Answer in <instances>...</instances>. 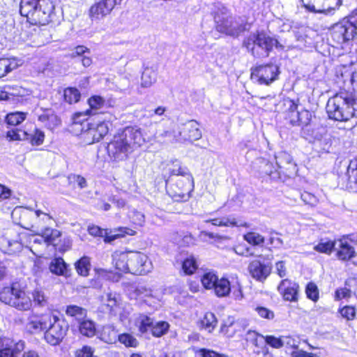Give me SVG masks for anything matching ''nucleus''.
Here are the masks:
<instances>
[{"mask_svg":"<svg viewBox=\"0 0 357 357\" xmlns=\"http://www.w3.org/2000/svg\"><path fill=\"white\" fill-rule=\"evenodd\" d=\"M144 142L141 129L137 126H128L114 137L107 145V152L114 160H121L127 157L133 146H140Z\"/></svg>","mask_w":357,"mask_h":357,"instance_id":"1","label":"nucleus"},{"mask_svg":"<svg viewBox=\"0 0 357 357\" xmlns=\"http://www.w3.org/2000/svg\"><path fill=\"white\" fill-rule=\"evenodd\" d=\"M54 6L50 0H21V15L33 25H45L51 21Z\"/></svg>","mask_w":357,"mask_h":357,"instance_id":"2","label":"nucleus"},{"mask_svg":"<svg viewBox=\"0 0 357 357\" xmlns=\"http://www.w3.org/2000/svg\"><path fill=\"white\" fill-rule=\"evenodd\" d=\"M0 301L20 312L31 310L29 291L20 281H13L0 290Z\"/></svg>","mask_w":357,"mask_h":357,"instance_id":"3","label":"nucleus"},{"mask_svg":"<svg viewBox=\"0 0 357 357\" xmlns=\"http://www.w3.org/2000/svg\"><path fill=\"white\" fill-rule=\"evenodd\" d=\"M356 100L351 93L342 91L330 98L326 104L329 119L337 121H347L355 116Z\"/></svg>","mask_w":357,"mask_h":357,"instance_id":"4","label":"nucleus"},{"mask_svg":"<svg viewBox=\"0 0 357 357\" xmlns=\"http://www.w3.org/2000/svg\"><path fill=\"white\" fill-rule=\"evenodd\" d=\"M278 41L264 31H257L245 38L243 46L245 47L254 57H267Z\"/></svg>","mask_w":357,"mask_h":357,"instance_id":"5","label":"nucleus"},{"mask_svg":"<svg viewBox=\"0 0 357 357\" xmlns=\"http://www.w3.org/2000/svg\"><path fill=\"white\" fill-rule=\"evenodd\" d=\"M332 40L342 45L354 39L357 36V8L330 29Z\"/></svg>","mask_w":357,"mask_h":357,"instance_id":"6","label":"nucleus"},{"mask_svg":"<svg viewBox=\"0 0 357 357\" xmlns=\"http://www.w3.org/2000/svg\"><path fill=\"white\" fill-rule=\"evenodd\" d=\"M202 286L207 290H213L217 297L228 296L231 292V283L228 278L218 275L213 272L204 273L200 279Z\"/></svg>","mask_w":357,"mask_h":357,"instance_id":"7","label":"nucleus"},{"mask_svg":"<svg viewBox=\"0 0 357 357\" xmlns=\"http://www.w3.org/2000/svg\"><path fill=\"white\" fill-rule=\"evenodd\" d=\"M218 31L237 37L246 29V24L240 17H233L226 13L214 17Z\"/></svg>","mask_w":357,"mask_h":357,"instance_id":"8","label":"nucleus"},{"mask_svg":"<svg viewBox=\"0 0 357 357\" xmlns=\"http://www.w3.org/2000/svg\"><path fill=\"white\" fill-rule=\"evenodd\" d=\"M90 235L94 237L103 238L105 242H112L117 238H125L128 236H135L137 234L135 229L128 226H121L114 229L102 228L98 225H90L88 227Z\"/></svg>","mask_w":357,"mask_h":357,"instance_id":"9","label":"nucleus"},{"mask_svg":"<svg viewBox=\"0 0 357 357\" xmlns=\"http://www.w3.org/2000/svg\"><path fill=\"white\" fill-rule=\"evenodd\" d=\"M335 257L342 261H349L356 256L354 247L357 245V234H349L336 239Z\"/></svg>","mask_w":357,"mask_h":357,"instance_id":"10","label":"nucleus"},{"mask_svg":"<svg viewBox=\"0 0 357 357\" xmlns=\"http://www.w3.org/2000/svg\"><path fill=\"white\" fill-rule=\"evenodd\" d=\"M68 331V325L62 321L56 314L45 331L43 338L47 344L57 346L63 342Z\"/></svg>","mask_w":357,"mask_h":357,"instance_id":"11","label":"nucleus"},{"mask_svg":"<svg viewBox=\"0 0 357 357\" xmlns=\"http://www.w3.org/2000/svg\"><path fill=\"white\" fill-rule=\"evenodd\" d=\"M36 234L40 236L47 245H52L55 250L61 252H66L71 248L70 241L63 237L62 232L57 229L45 227L40 233Z\"/></svg>","mask_w":357,"mask_h":357,"instance_id":"12","label":"nucleus"},{"mask_svg":"<svg viewBox=\"0 0 357 357\" xmlns=\"http://www.w3.org/2000/svg\"><path fill=\"white\" fill-rule=\"evenodd\" d=\"M54 312V310H51L47 312L33 314L26 324L29 332L31 334L45 333L56 315Z\"/></svg>","mask_w":357,"mask_h":357,"instance_id":"13","label":"nucleus"},{"mask_svg":"<svg viewBox=\"0 0 357 357\" xmlns=\"http://www.w3.org/2000/svg\"><path fill=\"white\" fill-rule=\"evenodd\" d=\"M168 172L171 176H181L183 180L177 181V185L183 190L190 191L194 188V179L192 175L186 167H183L176 160L168 167Z\"/></svg>","mask_w":357,"mask_h":357,"instance_id":"14","label":"nucleus"},{"mask_svg":"<svg viewBox=\"0 0 357 357\" xmlns=\"http://www.w3.org/2000/svg\"><path fill=\"white\" fill-rule=\"evenodd\" d=\"M279 73V68L277 65L259 66L252 70L251 79L260 84L268 85L277 79Z\"/></svg>","mask_w":357,"mask_h":357,"instance_id":"15","label":"nucleus"},{"mask_svg":"<svg viewBox=\"0 0 357 357\" xmlns=\"http://www.w3.org/2000/svg\"><path fill=\"white\" fill-rule=\"evenodd\" d=\"M129 266V273L136 275H146L151 269L148 256L140 252H130Z\"/></svg>","mask_w":357,"mask_h":357,"instance_id":"16","label":"nucleus"},{"mask_svg":"<svg viewBox=\"0 0 357 357\" xmlns=\"http://www.w3.org/2000/svg\"><path fill=\"white\" fill-rule=\"evenodd\" d=\"M24 347L23 340L15 341L8 337L0 336V357H17Z\"/></svg>","mask_w":357,"mask_h":357,"instance_id":"17","label":"nucleus"},{"mask_svg":"<svg viewBox=\"0 0 357 357\" xmlns=\"http://www.w3.org/2000/svg\"><path fill=\"white\" fill-rule=\"evenodd\" d=\"M299 284L289 279H283L278 286V291L285 301L297 303L299 300Z\"/></svg>","mask_w":357,"mask_h":357,"instance_id":"18","label":"nucleus"},{"mask_svg":"<svg viewBox=\"0 0 357 357\" xmlns=\"http://www.w3.org/2000/svg\"><path fill=\"white\" fill-rule=\"evenodd\" d=\"M178 133L181 141L193 142L199 139L202 136L199 124L195 120H190L178 126Z\"/></svg>","mask_w":357,"mask_h":357,"instance_id":"19","label":"nucleus"},{"mask_svg":"<svg viewBox=\"0 0 357 357\" xmlns=\"http://www.w3.org/2000/svg\"><path fill=\"white\" fill-rule=\"evenodd\" d=\"M122 0H100L90 8V16L93 20L102 18L109 14L114 6L121 3Z\"/></svg>","mask_w":357,"mask_h":357,"instance_id":"20","label":"nucleus"},{"mask_svg":"<svg viewBox=\"0 0 357 357\" xmlns=\"http://www.w3.org/2000/svg\"><path fill=\"white\" fill-rule=\"evenodd\" d=\"M324 129L320 130L319 128H316L311 124L307 127L302 128L301 135L302 136L308 140L309 142H317L320 144H324V150L327 151L330 146L329 142L326 137V134Z\"/></svg>","mask_w":357,"mask_h":357,"instance_id":"21","label":"nucleus"},{"mask_svg":"<svg viewBox=\"0 0 357 357\" xmlns=\"http://www.w3.org/2000/svg\"><path fill=\"white\" fill-rule=\"evenodd\" d=\"M77 331L83 337L91 339L98 335V324L96 322L86 317L77 319Z\"/></svg>","mask_w":357,"mask_h":357,"instance_id":"22","label":"nucleus"},{"mask_svg":"<svg viewBox=\"0 0 357 357\" xmlns=\"http://www.w3.org/2000/svg\"><path fill=\"white\" fill-rule=\"evenodd\" d=\"M248 270L255 280L263 282L271 274V267L259 260L255 259L250 262Z\"/></svg>","mask_w":357,"mask_h":357,"instance_id":"23","label":"nucleus"},{"mask_svg":"<svg viewBox=\"0 0 357 357\" xmlns=\"http://www.w3.org/2000/svg\"><path fill=\"white\" fill-rule=\"evenodd\" d=\"M112 102V100H104L100 96H93L88 100L90 108L86 111V114L89 115L105 114L107 108L113 106Z\"/></svg>","mask_w":357,"mask_h":357,"instance_id":"24","label":"nucleus"},{"mask_svg":"<svg viewBox=\"0 0 357 357\" xmlns=\"http://www.w3.org/2000/svg\"><path fill=\"white\" fill-rule=\"evenodd\" d=\"M130 252H116L113 255V264L116 270L119 273H129V264L130 259Z\"/></svg>","mask_w":357,"mask_h":357,"instance_id":"25","label":"nucleus"},{"mask_svg":"<svg viewBox=\"0 0 357 357\" xmlns=\"http://www.w3.org/2000/svg\"><path fill=\"white\" fill-rule=\"evenodd\" d=\"M112 123L107 121L99 122L96 126L91 124L88 135L92 137L93 142H98L102 139L109 132Z\"/></svg>","mask_w":357,"mask_h":357,"instance_id":"26","label":"nucleus"},{"mask_svg":"<svg viewBox=\"0 0 357 357\" xmlns=\"http://www.w3.org/2000/svg\"><path fill=\"white\" fill-rule=\"evenodd\" d=\"M50 271L58 276L69 277L70 275V269L68 265L61 257H54L49 265Z\"/></svg>","mask_w":357,"mask_h":357,"instance_id":"27","label":"nucleus"},{"mask_svg":"<svg viewBox=\"0 0 357 357\" xmlns=\"http://www.w3.org/2000/svg\"><path fill=\"white\" fill-rule=\"evenodd\" d=\"M31 297V310L33 307H44L48 305L49 298L41 288H35L29 292Z\"/></svg>","mask_w":357,"mask_h":357,"instance_id":"28","label":"nucleus"},{"mask_svg":"<svg viewBox=\"0 0 357 357\" xmlns=\"http://www.w3.org/2000/svg\"><path fill=\"white\" fill-rule=\"evenodd\" d=\"M254 167L262 176L267 175L275 177L276 168L272 162L264 158H258L254 162Z\"/></svg>","mask_w":357,"mask_h":357,"instance_id":"29","label":"nucleus"},{"mask_svg":"<svg viewBox=\"0 0 357 357\" xmlns=\"http://www.w3.org/2000/svg\"><path fill=\"white\" fill-rule=\"evenodd\" d=\"M351 280H357L356 278H348L344 282V287H340L335 289L334 293V300L336 301H342V299H349L352 295L354 296V287L351 286Z\"/></svg>","mask_w":357,"mask_h":357,"instance_id":"30","label":"nucleus"},{"mask_svg":"<svg viewBox=\"0 0 357 357\" xmlns=\"http://www.w3.org/2000/svg\"><path fill=\"white\" fill-rule=\"evenodd\" d=\"M98 334V338L109 344L116 343L119 335L115 328L110 325L103 326Z\"/></svg>","mask_w":357,"mask_h":357,"instance_id":"31","label":"nucleus"},{"mask_svg":"<svg viewBox=\"0 0 357 357\" xmlns=\"http://www.w3.org/2000/svg\"><path fill=\"white\" fill-rule=\"evenodd\" d=\"M336 244V239L321 238L318 243L313 247V250L317 252L329 255L335 251Z\"/></svg>","mask_w":357,"mask_h":357,"instance_id":"32","label":"nucleus"},{"mask_svg":"<svg viewBox=\"0 0 357 357\" xmlns=\"http://www.w3.org/2000/svg\"><path fill=\"white\" fill-rule=\"evenodd\" d=\"M199 268L197 260L193 255H189L181 261V271L185 275H192Z\"/></svg>","mask_w":357,"mask_h":357,"instance_id":"33","label":"nucleus"},{"mask_svg":"<svg viewBox=\"0 0 357 357\" xmlns=\"http://www.w3.org/2000/svg\"><path fill=\"white\" fill-rule=\"evenodd\" d=\"M77 273L82 277H87L89 275L91 262L89 257L83 256L77 260L74 264Z\"/></svg>","mask_w":357,"mask_h":357,"instance_id":"34","label":"nucleus"},{"mask_svg":"<svg viewBox=\"0 0 357 357\" xmlns=\"http://www.w3.org/2000/svg\"><path fill=\"white\" fill-rule=\"evenodd\" d=\"M297 117L296 120L291 119V123L294 126H300L303 127H307L311 125V121L312 115L308 110H301L296 112Z\"/></svg>","mask_w":357,"mask_h":357,"instance_id":"35","label":"nucleus"},{"mask_svg":"<svg viewBox=\"0 0 357 357\" xmlns=\"http://www.w3.org/2000/svg\"><path fill=\"white\" fill-rule=\"evenodd\" d=\"M38 121L50 130H53L61 123L59 118L52 112H47L38 116Z\"/></svg>","mask_w":357,"mask_h":357,"instance_id":"36","label":"nucleus"},{"mask_svg":"<svg viewBox=\"0 0 357 357\" xmlns=\"http://www.w3.org/2000/svg\"><path fill=\"white\" fill-rule=\"evenodd\" d=\"M157 80V73L151 68H144L141 77V86L144 88L151 86Z\"/></svg>","mask_w":357,"mask_h":357,"instance_id":"37","label":"nucleus"},{"mask_svg":"<svg viewBox=\"0 0 357 357\" xmlns=\"http://www.w3.org/2000/svg\"><path fill=\"white\" fill-rule=\"evenodd\" d=\"M320 14L333 15L342 4V0H323Z\"/></svg>","mask_w":357,"mask_h":357,"instance_id":"38","label":"nucleus"},{"mask_svg":"<svg viewBox=\"0 0 357 357\" xmlns=\"http://www.w3.org/2000/svg\"><path fill=\"white\" fill-rule=\"evenodd\" d=\"M305 294L306 298L312 302L316 303L320 298V291L317 284L312 282H308L305 287Z\"/></svg>","mask_w":357,"mask_h":357,"instance_id":"39","label":"nucleus"},{"mask_svg":"<svg viewBox=\"0 0 357 357\" xmlns=\"http://www.w3.org/2000/svg\"><path fill=\"white\" fill-rule=\"evenodd\" d=\"M243 238L250 245L257 246L264 245L266 237L264 235L259 234L256 231H250L243 235Z\"/></svg>","mask_w":357,"mask_h":357,"instance_id":"40","label":"nucleus"},{"mask_svg":"<svg viewBox=\"0 0 357 357\" xmlns=\"http://www.w3.org/2000/svg\"><path fill=\"white\" fill-rule=\"evenodd\" d=\"M170 325L166 321H159L153 323L151 334L154 337H160L167 334L169 330Z\"/></svg>","mask_w":357,"mask_h":357,"instance_id":"41","label":"nucleus"},{"mask_svg":"<svg viewBox=\"0 0 357 357\" xmlns=\"http://www.w3.org/2000/svg\"><path fill=\"white\" fill-rule=\"evenodd\" d=\"M337 312L340 317L347 321H353L356 317L357 309L355 305H345L340 306Z\"/></svg>","mask_w":357,"mask_h":357,"instance_id":"42","label":"nucleus"},{"mask_svg":"<svg viewBox=\"0 0 357 357\" xmlns=\"http://www.w3.org/2000/svg\"><path fill=\"white\" fill-rule=\"evenodd\" d=\"M65 312L68 317L75 318L77 320L78 317L81 318L87 317V310L77 305H67Z\"/></svg>","mask_w":357,"mask_h":357,"instance_id":"43","label":"nucleus"},{"mask_svg":"<svg viewBox=\"0 0 357 357\" xmlns=\"http://www.w3.org/2000/svg\"><path fill=\"white\" fill-rule=\"evenodd\" d=\"M267 233L268 235L266 236L267 238L266 246L268 250H273L280 248L282 245L283 242L278 236V234L273 230L267 231Z\"/></svg>","mask_w":357,"mask_h":357,"instance_id":"44","label":"nucleus"},{"mask_svg":"<svg viewBox=\"0 0 357 357\" xmlns=\"http://www.w3.org/2000/svg\"><path fill=\"white\" fill-rule=\"evenodd\" d=\"M117 340L128 348H136L139 345L137 340L132 335L128 333L119 334Z\"/></svg>","mask_w":357,"mask_h":357,"instance_id":"45","label":"nucleus"},{"mask_svg":"<svg viewBox=\"0 0 357 357\" xmlns=\"http://www.w3.org/2000/svg\"><path fill=\"white\" fill-rule=\"evenodd\" d=\"M64 100L69 104L77 102L81 97L79 91L74 87H68L63 92Z\"/></svg>","mask_w":357,"mask_h":357,"instance_id":"46","label":"nucleus"},{"mask_svg":"<svg viewBox=\"0 0 357 357\" xmlns=\"http://www.w3.org/2000/svg\"><path fill=\"white\" fill-rule=\"evenodd\" d=\"M153 323V319L149 316L145 314L140 315L138 325L139 332L142 334L146 333L148 331L151 333Z\"/></svg>","mask_w":357,"mask_h":357,"instance_id":"47","label":"nucleus"},{"mask_svg":"<svg viewBox=\"0 0 357 357\" xmlns=\"http://www.w3.org/2000/svg\"><path fill=\"white\" fill-rule=\"evenodd\" d=\"M264 341V336L255 331H248L247 333L246 341L257 348H259Z\"/></svg>","mask_w":357,"mask_h":357,"instance_id":"48","label":"nucleus"},{"mask_svg":"<svg viewBox=\"0 0 357 357\" xmlns=\"http://www.w3.org/2000/svg\"><path fill=\"white\" fill-rule=\"evenodd\" d=\"M202 327L211 332L216 326L217 320L214 314L211 312H207L200 321Z\"/></svg>","mask_w":357,"mask_h":357,"instance_id":"49","label":"nucleus"},{"mask_svg":"<svg viewBox=\"0 0 357 357\" xmlns=\"http://www.w3.org/2000/svg\"><path fill=\"white\" fill-rule=\"evenodd\" d=\"M194 352L199 357H229L228 355L208 348L194 349Z\"/></svg>","mask_w":357,"mask_h":357,"instance_id":"50","label":"nucleus"},{"mask_svg":"<svg viewBox=\"0 0 357 357\" xmlns=\"http://www.w3.org/2000/svg\"><path fill=\"white\" fill-rule=\"evenodd\" d=\"M26 117V113L16 112L8 114L6 116V122L11 126H17L21 123Z\"/></svg>","mask_w":357,"mask_h":357,"instance_id":"51","label":"nucleus"},{"mask_svg":"<svg viewBox=\"0 0 357 357\" xmlns=\"http://www.w3.org/2000/svg\"><path fill=\"white\" fill-rule=\"evenodd\" d=\"M304 7L309 11L314 13H319L323 0H301Z\"/></svg>","mask_w":357,"mask_h":357,"instance_id":"52","label":"nucleus"},{"mask_svg":"<svg viewBox=\"0 0 357 357\" xmlns=\"http://www.w3.org/2000/svg\"><path fill=\"white\" fill-rule=\"evenodd\" d=\"M95 349L87 344L82 346L74 351L75 357H98L94 355Z\"/></svg>","mask_w":357,"mask_h":357,"instance_id":"53","label":"nucleus"},{"mask_svg":"<svg viewBox=\"0 0 357 357\" xmlns=\"http://www.w3.org/2000/svg\"><path fill=\"white\" fill-rule=\"evenodd\" d=\"M158 137H161L162 139H163V141L166 142H174L181 141L180 136L178 135V130H165L162 132L158 134Z\"/></svg>","mask_w":357,"mask_h":357,"instance_id":"54","label":"nucleus"},{"mask_svg":"<svg viewBox=\"0 0 357 357\" xmlns=\"http://www.w3.org/2000/svg\"><path fill=\"white\" fill-rule=\"evenodd\" d=\"M264 342L267 345L273 349H280L284 346L282 337H275L273 335L264 336Z\"/></svg>","mask_w":357,"mask_h":357,"instance_id":"55","label":"nucleus"},{"mask_svg":"<svg viewBox=\"0 0 357 357\" xmlns=\"http://www.w3.org/2000/svg\"><path fill=\"white\" fill-rule=\"evenodd\" d=\"M255 311L257 313L258 316L261 319L272 320L275 318L274 312L266 307L257 305L255 307Z\"/></svg>","mask_w":357,"mask_h":357,"instance_id":"56","label":"nucleus"},{"mask_svg":"<svg viewBox=\"0 0 357 357\" xmlns=\"http://www.w3.org/2000/svg\"><path fill=\"white\" fill-rule=\"evenodd\" d=\"M275 160L276 164L280 168H284L285 165L291 164L292 161L291 155L286 152L279 153L278 155L275 156Z\"/></svg>","mask_w":357,"mask_h":357,"instance_id":"57","label":"nucleus"},{"mask_svg":"<svg viewBox=\"0 0 357 357\" xmlns=\"http://www.w3.org/2000/svg\"><path fill=\"white\" fill-rule=\"evenodd\" d=\"M45 138L44 132L36 129L35 133L31 135V143L32 145H40L43 143Z\"/></svg>","mask_w":357,"mask_h":357,"instance_id":"58","label":"nucleus"},{"mask_svg":"<svg viewBox=\"0 0 357 357\" xmlns=\"http://www.w3.org/2000/svg\"><path fill=\"white\" fill-rule=\"evenodd\" d=\"M27 133L23 131H15L11 130L8 131L7 133V137L10 138V140H24L25 139H28L26 137Z\"/></svg>","mask_w":357,"mask_h":357,"instance_id":"59","label":"nucleus"},{"mask_svg":"<svg viewBox=\"0 0 357 357\" xmlns=\"http://www.w3.org/2000/svg\"><path fill=\"white\" fill-rule=\"evenodd\" d=\"M301 198L306 204L310 206H314L318 202L317 197L308 192L301 193Z\"/></svg>","mask_w":357,"mask_h":357,"instance_id":"60","label":"nucleus"},{"mask_svg":"<svg viewBox=\"0 0 357 357\" xmlns=\"http://www.w3.org/2000/svg\"><path fill=\"white\" fill-rule=\"evenodd\" d=\"M85 54H89L90 50L83 45L77 46L71 53V57L83 56Z\"/></svg>","mask_w":357,"mask_h":357,"instance_id":"61","label":"nucleus"},{"mask_svg":"<svg viewBox=\"0 0 357 357\" xmlns=\"http://www.w3.org/2000/svg\"><path fill=\"white\" fill-rule=\"evenodd\" d=\"M68 178L70 181V182L77 183L80 188H84L86 187V179L80 175L73 174L69 176Z\"/></svg>","mask_w":357,"mask_h":357,"instance_id":"62","label":"nucleus"},{"mask_svg":"<svg viewBox=\"0 0 357 357\" xmlns=\"http://www.w3.org/2000/svg\"><path fill=\"white\" fill-rule=\"evenodd\" d=\"M10 71H11V68L8 61L6 59H0V77L5 76Z\"/></svg>","mask_w":357,"mask_h":357,"instance_id":"63","label":"nucleus"},{"mask_svg":"<svg viewBox=\"0 0 357 357\" xmlns=\"http://www.w3.org/2000/svg\"><path fill=\"white\" fill-rule=\"evenodd\" d=\"M291 357H318L317 354L303 350H296L291 353Z\"/></svg>","mask_w":357,"mask_h":357,"instance_id":"64","label":"nucleus"}]
</instances>
